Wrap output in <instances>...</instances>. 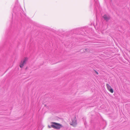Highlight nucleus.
<instances>
[{"mask_svg":"<svg viewBox=\"0 0 130 130\" xmlns=\"http://www.w3.org/2000/svg\"><path fill=\"white\" fill-rule=\"evenodd\" d=\"M96 73L97 74H98V72H96Z\"/></svg>","mask_w":130,"mask_h":130,"instance_id":"obj_6","label":"nucleus"},{"mask_svg":"<svg viewBox=\"0 0 130 130\" xmlns=\"http://www.w3.org/2000/svg\"><path fill=\"white\" fill-rule=\"evenodd\" d=\"M72 120V123L71 124V125L74 127L75 126H76L77 124L76 121L75 119L74 118V119H73Z\"/></svg>","mask_w":130,"mask_h":130,"instance_id":"obj_4","label":"nucleus"},{"mask_svg":"<svg viewBox=\"0 0 130 130\" xmlns=\"http://www.w3.org/2000/svg\"><path fill=\"white\" fill-rule=\"evenodd\" d=\"M51 123V127L55 129H59L62 126L61 125L55 122H52Z\"/></svg>","mask_w":130,"mask_h":130,"instance_id":"obj_1","label":"nucleus"},{"mask_svg":"<svg viewBox=\"0 0 130 130\" xmlns=\"http://www.w3.org/2000/svg\"><path fill=\"white\" fill-rule=\"evenodd\" d=\"M103 17L104 19L107 21L110 19V17L109 16L106 15H104L103 16Z\"/></svg>","mask_w":130,"mask_h":130,"instance_id":"obj_5","label":"nucleus"},{"mask_svg":"<svg viewBox=\"0 0 130 130\" xmlns=\"http://www.w3.org/2000/svg\"><path fill=\"white\" fill-rule=\"evenodd\" d=\"M106 86L108 90L111 93H113V90L111 88V87L108 84H106Z\"/></svg>","mask_w":130,"mask_h":130,"instance_id":"obj_3","label":"nucleus"},{"mask_svg":"<svg viewBox=\"0 0 130 130\" xmlns=\"http://www.w3.org/2000/svg\"><path fill=\"white\" fill-rule=\"evenodd\" d=\"M48 127H49V128H50L51 127H50L49 126H48Z\"/></svg>","mask_w":130,"mask_h":130,"instance_id":"obj_7","label":"nucleus"},{"mask_svg":"<svg viewBox=\"0 0 130 130\" xmlns=\"http://www.w3.org/2000/svg\"><path fill=\"white\" fill-rule=\"evenodd\" d=\"M28 58L26 57L24 58L23 61L21 62V63L20 64V67L21 68H22L24 65L26 63L27 61Z\"/></svg>","mask_w":130,"mask_h":130,"instance_id":"obj_2","label":"nucleus"}]
</instances>
